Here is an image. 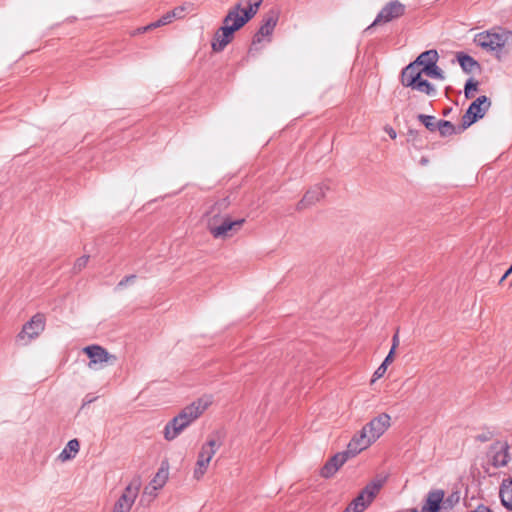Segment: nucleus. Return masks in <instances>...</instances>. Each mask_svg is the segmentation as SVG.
Masks as SVG:
<instances>
[{
    "mask_svg": "<svg viewBox=\"0 0 512 512\" xmlns=\"http://www.w3.org/2000/svg\"><path fill=\"white\" fill-rule=\"evenodd\" d=\"M424 71L414 61L407 65L401 73V83L405 87H412L423 77Z\"/></svg>",
    "mask_w": 512,
    "mask_h": 512,
    "instance_id": "obj_18",
    "label": "nucleus"
},
{
    "mask_svg": "<svg viewBox=\"0 0 512 512\" xmlns=\"http://www.w3.org/2000/svg\"><path fill=\"white\" fill-rule=\"evenodd\" d=\"M512 273V271H510V268L504 273V275L501 277V279L499 280V284H502L506 278Z\"/></svg>",
    "mask_w": 512,
    "mask_h": 512,
    "instance_id": "obj_41",
    "label": "nucleus"
},
{
    "mask_svg": "<svg viewBox=\"0 0 512 512\" xmlns=\"http://www.w3.org/2000/svg\"><path fill=\"white\" fill-rule=\"evenodd\" d=\"M94 400H95V398H88V396H86V398L84 399V405L90 404Z\"/></svg>",
    "mask_w": 512,
    "mask_h": 512,
    "instance_id": "obj_42",
    "label": "nucleus"
},
{
    "mask_svg": "<svg viewBox=\"0 0 512 512\" xmlns=\"http://www.w3.org/2000/svg\"><path fill=\"white\" fill-rule=\"evenodd\" d=\"M233 29L222 25L214 34L211 47L214 52H221L233 40Z\"/></svg>",
    "mask_w": 512,
    "mask_h": 512,
    "instance_id": "obj_17",
    "label": "nucleus"
},
{
    "mask_svg": "<svg viewBox=\"0 0 512 512\" xmlns=\"http://www.w3.org/2000/svg\"><path fill=\"white\" fill-rule=\"evenodd\" d=\"M438 60V52L436 50H427L421 53L416 60L414 61L421 68H426L437 63Z\"/></svg>",
    "mask_w": 512,
    "mask_h": 512,
    "instance_id": "obj_23",
    "label": "nucleus"
},
{
    "mask_svg": "<svg viewBox=\"0 0 512 512\" xmlns=\"http://www.w3.org/2000/svg\"><path fill=\"white\" fill-rule=\"evenodd\" d=\"M456 57H457V60L460 64L461 68L466 73H471L475 69L479 68V63L475 59H473L471 56H469L463 52H458Z\"/></svg>",
    "mask_w": 512,
    "mask_h": 512,
    "instance_id": "obj_24",
    "label": "nucleus"
},
{
    "mask_svg": "<svg viewBox=\"0 0 512 512\" xmlns=\"http://www.w3.org/2000/svg\"><path fill=\"white\" fill-rule=\"evenodd\" d=\"M147 31H148V30H144V27L139 28V29L137 30V32H138V33H144V32H147Z\"/></svg>",
    "mask_w": 512,
    "mask_h": 512,
    "instance_id": "obj_43",
    "label": "nucleus"
},
{
    "mask_svg": "<svg viewBox=\"0 0 512 512\" xmlns=\"http://www.w3.org/2000/svg\"><path fill=\"white\" fill-rule=\"evenodd\" d=\"M510 271H512V265L510 266Z\"/></svg>",
    "mask_w": 512,
    "mask_h": 512,
    "instance_id": "obj_45",
    "label": "nucleus"
},
{
    "mask_svg": "<svg viewBox=\"0 0 512 512\" xmlns=\"http://www.w3.org/2000/svg\"><path fill=\"white\" fill-rule=\"evenodd\" d=\"M491 106V101L487 96H480L476 100H474L466 113L462 116V127L464 130L471 126L478 119L483 118L488 109Z\"/></svg>",
    "mask_w": 512,
    "mask_h": 512,
    "instance_id": "obj_6",
    "label": "nucleus"
},
{
    "mask_svg": "<svg viewBox=\"0 0 512 512\" xmlns=\"http://www.w3.org/2000/svg\"><path fill=\"white\" fill-rule=\"evenodd\" d=\"M168 479V470L160 468L153 479L150 481L151 487L154 490L161 489Z\"/></svg>",
    "mask_w": 512,
    "mask_h": 512,
    "instance_id": "obj_27",
    "label": "nucleus"
},
{
    "mask_svg": "<svg viewBox=\"0 0 512 512\" xmlns=\"http://www.w3.org/2000/svg\"><path fill=\"white\" fill-rule=\"evenodd\" d=\"M398 345H399V336H398V331H397L392 338V347H391L389 353L395 354V350L398 347Z\"/></svg>",
    "mask_w": 512,
    "mask_h": 512,
    "instance_id": "obj_37",
    "label": "nucleus"
},
{
    "mask_svg": "<svg viewBox=\"0 0 512 512\" xmlns=\"http://www.w3.org/2000/svg\"><path fill=\"white\" fill-rule=\"evenodd\" d=\"M422 71H424V75H426L427 77L436 78L440 80L444 79L443 71L437 66V63L430 67L428 66L426 68H422Z\"/></svg>",
    "mask_w": 512,
    "mask_h": 512,
    "instance_id": "obj_31",
    "label": "nucleus"
},
{
    "mask_svg": "<svg viewBox=\"0 0 512 512\" xmlns=\"http://www.w3.org/2000/svg\"><path fill=\"white\" fill-rule=\"evenodd\" d=\"M509 445L505 441L493 443L488 452V457L494 467H504L510 460Z\"/></svg>",
    "mask_w": 512,
    "mask_h": 512,
    "instance_id": "obj_14",
    "label": "nucleus"
},
{
    "mask_svg": "<svg viewBox=\"0 0 512 512\" xmlns=\"http://www.w3.org/2000/svg\"><path fill=\"white\" fill-rule=\"evenodd\" d=\"M477 89H478V81H476L473 78L468 79L465 84V87H464L465 97L467 99L472 98L474 96L473 92L477 91Z\"/></svg>",
    "mask_w": 512,
    "mask_h": 512,
    "instance_id": "obj_33",
    "label": "nucleus"
},
{
    "mask_svg": "<svg viewBox=\"0 0 512 512\" xmlns=\"http://www.w3.org/2000/svg\"><path fill=\"white\" fill-rule=\"evenodd\" d=\"M79 448L80 443L77 439L70 440L59 454V460L62 462H66L68 460L73 459L79 452Z\"/></svg>",
    "mask_w": 512,
    "mask_h": 512,
    "instance_id": "obj_22",
    "label": "nucleus"
},
{
    "mask_svg": "<svg viewBox=\"0 0 512 512\" xmlns=\"http://www.w3.org/2000/svg\"><path fill=\"white\" fill-rule=\"evenodd\" d=\"M350 457L347 451L337 453L323 466L321 475L325 478L333 476Z\"/></svg>",
    "mask_w": 512,
    "mask_h": 512,
    "instance_id": "obj_19",
    "label": "nucleus"
},
{
    "mask_svg": "<svg viewBox=\"0 0 512 512\" xmlns=\"http://www.w3.org/2000/svg\"><path fill=\"white\" fill-rule=\"evenodd\" d=\"M136 276L135 275H129V276H126L125 278H123L119 283H118V287H123L125 285H127L128 283H132L134 280H135Z\"/></svg>",
    "mask_w": 512,
    "mask_h": 512,
    "instance_id": "obj_36",
    "label": "nucleus"
},
{
    "mask_svg": "<svg viewBox=\"0 0 512 512\" xmlns=\"http://www.w3.org/2000/svg\"><path fill=\"white\" fill-rule=\"evenodd\" d=\"M263 0H240L229 8L223 19V24L233 29L240 30L258 12Z\"/></svg>",
    "mask_w": 512,
    "mask_h": 512,
    "instance_id": "obj_2",
    "label": "nucleus"
},
{
    "mask_svg": "<svg viewBox=\"0 0 512 512\" xmlns=\"http://www.w3.org/2000/svg\"><path fill=\"white\" fill-rule=\"evenodd\" d=\"M405 12V5L398 0L387 3L378 13L371 26L385 24L401 17Z\"/></svg>",
    "mask_w": 512,
    "mask_h": 512,
    "instance_id": "obj_9",
    "label": "nucleus"
},
{
    "mask_svg": "<svg viewBox=\"0 0 512 512\" xmlns=\"http://www.w3.org/2000/svg\"><path fill=\"white\" fill-rule=\"evenodd\" d=\"M140 487L141 479L139 477L133 478L131 482L126 486L113 508L124 512H130L138 496Z\"/></svg>",
    "mask_w": 512,
    "mask_h": 512,
    "instance_id": "obj_8",
    "label": "nucleus"
},
{
    "mask_svg": "<svg viewBox=\"0 0 512 512\" xmlns=\"http://www.w3.org/2000/svg\"><path fill=\"white\" fill-rule=\"evenodd\" d=\"M411 89L419 91L421 93H424L428 96H435L436 95V88L435 86L428 82L426 79L422 78L420 81H418L415 85L411 87Z\"/></svg>",
    "mask_w": 512,
    "mask_h": 512,
    "instance_id": "obj_26",
    "label": "nucleus"
},
{
    "mask_svg": "<svg viewBox=\"0 0 512 512\" xmlns=\"http://www.w3.org/2000/svg\"><path fill=\"white\" fill-rule=\"evenodd\" d=\"M384 130L392 139L397 137L396 131L391 126H385Z\"/></svg>",
    "mask_w": 512,
    "mask_h": 512,
    "instance_id": "obj_39",
    "label": "nucleus"
},
{
    "mask_svg": "<svg viewBox=\"0 0 512 512\" xmlns=\"http://www.w3.org/2000/svg\"><path fill=\"white\" fill-rule=\"evenodd\" d=\"M220 445V442L215 436H210L207 442L201 446L193 471V476L195 479L200 480L205 475L208 470L210 461L216 454Z\"/></svg>",
    "mask_w": 512,
    "mask_h": 512,
    "instance_id": "obj_4",
    "label": "nucleus"
},
{
    "mask_svg": "<svg viewBox=\"0 0 512 512\" xmlns=\"http://www.w3.org/2000/svg\"><path fill=\"white\" fill-rule=\"evenodd\" d=\"M158 490H154L152 487H151V484L149 483L145 489H144V492H143V495H148L150 496L151 498H154L156 496V493H157Z\"/></svg>",
    "mask_w": 512,
    "mask_h": 512,
    "instance_id": "obj_38",
    "label": "nucleus"
},
{
    "mask_svg": "<svg viewBox=\"0 0 512 512\" xmlns=\"http://www.w3.org/2000/svg\"><path fill=\"white\" fill-rule=\"evenodd\" d=\"M243 223L244 219L232 220L227 215L217 226L212 227V231L210 233L214 238L225 239L231 237L233 233L237 232Z\"/></svg>",
    "mask_w": 512,
    "mask_h": 512,
    "instance_id": "obj_13",
    "label": "nucleus"
},
{
    "mask_svg": "<svg viewBox=\"0 0 512 512\" xmlns=\"http://www.w3.org/2000/svg\"><path fill=\"white\" fill-rule=\"evenodd\" d=\"M500 498L502 504L512 510V480L503 482L500 488Z\"/></svg>",
    "mask_w": 512,
    "mask_h": 512,
    "instance_id": "obj_25",
    "label": "nucleus"
},
{
    "mask_svg": "<svg viewBox=\"0 0 512 512\" xmlns=\"http://www.w3.org/2000/svg\"><path fill=\"white\" fill-rule=\"evenodd\" d=\"M212 404L211 396H203L184 407L181 412L169 421L164 428V438L174 440L191 423L198 419Z\"/></svg>",
    "mask_w": 512,
    "mask_h": 512,
    "instance_id": "obj_1",
    "label": "nucleus"
},
{
    "mask_svg": "<svg viewBox=\"0 0 512 512\" xmlns=\"http://www.w3.org/2000/svg\"><path fill=\"white\" fill-rule=\"evenodd\" d=\"M391 426V417L387 413H381L372 418L363 427L369 433L370 438L376 442Z\"/></svg>",
    "mask_w": 512,
    "mask_h": 512,
    "instance_id": "obj_10",
    "label": "nucleus"
},
{
    "mask_svg": "<svg viewBox=\"0 0 512 512\" xmlns=\"http://www.w3.org/2000/svg\"><path fill=\"white\" fill-rule=\"evenodd\" d=\"M418 120L430 131H435L437 129V124L435 123V117H433V116L419 114Z\"/></svg>",
    "mask_w": 512,
    "mask_h": 512,
    "instance_id": "obj_32",
    "label": "nucleus"
},
{
    "mask_svg": "<svg viewBox=\"0 0 512 512\" xmlns=\"http://www.w3.org/2000/svg\"><path fill=\"white\" fill-rule=\"evenodd\" d=\"M451 503L452 501L449 498L444 500V491H430L420 512H440L442 509H447Z\"/></svg>",
    "mask_w": 512,
    "mask_h": 512,
    "instance_id": "obj_11",
    "label": "nucleus"
},
{
    "mask_svg": "<svg viewBox=\"0 0 512 512\" xmlns=\"http://www.w3.org/2000/svg\"><path fill=\"white\" fill-rule=\"evenodd\" d=\"M472 512H492V510L486 506H479L476 510Z\"/></svg>",
    "mask_w": 512,
    "mask_h": 512,
    "instance_id": "obj_40",
    "label": "nucleus"
},
{
    "mask_svg": "<svg viewBox=\"0 0 512 512\" xmlns=\"http://www.w3.org/2000/svg\"><path fill=\"white\" fill-rule=\"evenodd\" d=\"M373 443L375 442L370 438L369 433L364 427H362V429L352 437L347 445L346 451L354 457L363 450L369 448Z\"/></svg>",
    "mask_w": 512,
    "mask_h": 512,
    "instance_id": "obj_15",
    "label": "nucleus"
},
{
    "mask_svg": "<svg viewBox=\"0 0 512 512\" xmlns=\"http://www.w3.org/2000/svg\"><path fill=\"white\" fill-rule=\"evenodd\" d=\"M229 206V201L224 198L214 203L205 214L206 227L209 232L212 231V227L217 226L221 220H223L227 214L225 211Z\"/></svg>",
    "mask_w": 512,
    "mask_h": 512,
    "instance_id": "obj_12",
    "label": "nucleus"
},
{
    "mask_svg": "<svg viewBox=\"0 0 512 512\" xmlns=\"http://www.w3.org/2000/svg\"><path fill=\"white\" fill-rule=\"evenodd\" d=\"M172 21H173V17L169 11L166 14H164L160 19H158L157 21H155L147 26H144V30L155 29V28L167 25V24L171 23Z\"/></svg>",
    "mask_w": 512,
    "mask_h": 512,
    "instance_id": "obj_30",
    "label": "nucleus"
},
{
    "mask_svg": "<svg viewBox=\"0 0 512 512\" xmlns=\"http://www.w3.org/2000/svg\"><path fill=\"white\" fill-rule=\"evenodd\" d=\"M83 352L89 357L88 367L90 369H101L108 364L116 362V356L110 354L106 349L99 345H90L83 348Z\"/></svg>",
    "mask_w": 512,
    "mask_h": 512,
    "instance_id": "obj_7",
    "label": "nucleus"
},
{
    "mask_svg": "<svg viewBox=\"0 0 512 512\" xmlns=\"http://www.w3.org/2000/svg\"><path fill=\"white\" fill-rule=\"evenodd\" d=\"M385 481L386 477H376L370 481L351 502V508H354L356 512H363L378 495Z\"/></svg>",
    "mask_w": 512,
    "mask_h": 512,
    "instance_id": "obj_5",
    "label": "nucleus"
},
{
    "mask_svg": "<svg viewBox=\"0 0 512 512\" xmlns=\"http://www.w3.org/2000/svg\"><path fill=\"white\" fill-rule=\"evenodd\" d=\"M512 42V32L502 27H494L490 30L475 35L474 43L489 52L499 53Z\"/></svg>",
    "mask_w": 512,
    "mask_h": 512,
    "instance_id": "obj_3",
    "label": "nucleus"
},
{
    "mask_svg": "<svg viewBox=\"0 0 512 512\" xmlns=\"http://www.w3.org/2000/svg\"><path fill=\"white\" fill-rule=\"evenodd\" d=\"M89 257L88 256H82L76 260L73 266V271L75 273L80 272L83 268L86 267L88 263Z\"/></svg>",
    "mask_w": 512,
    "mask_h": 512,
    "instance_id": "obj_34",
    "label": "nucleus"
},
{
    "mask_svg": "<svg viewBox=\"0 0 512 512\" xmlns=\"http://www.w3.org/2000/svg\"><path fill=\"white\" fill-rule=\"evenodd\" d=\"M325 196V187L323 185H315L309 189L302 200L298 203V209H304L314 203L320 201Z\"/></svg>",
    "mask_w": 512,
    "mask_h": 512,
    "instance_id": "obj_20",
    "label": "nucleus"
},
{
    "mask_svg": "<svg viewBox=\"0 0 512 512\" xmlns=\"http://www.w3.org/2000/svg\"><path fill=\"white\" fill-rule=\"evenodd\" d=\"M186 7L185 6H178L174 8L172 11H170L173 19H181L184 17Z\"/></svg>",
    "mask_w": 512,
    "mask_h": 512,
    "instance_id": "obj_35",
    "label": "nucleus"
},
{
    "mask_svg": "<svg viewBox=\"0 0 512 512\" xmlns=\"http://www.w3.org/2000/svg\"><path fill=\"white\" fill-rule=\"evenodd\" d=\"M510 287L512 288V280L510 281Z\"/></svg>",
    "mask_w": 512,
    "mask_h": 512,
    "instance_id": "obj_44",
    "label": "nucleus"
},
{
    "mask_svg": "<svg viewBox=\"0 0 512 512\" xmlns=\"http://www.w3.org/2000/svg\"><path fill=\"white\" fill-rule=\"evenodd\" d=\"M45 328V317L42 314H36L31 318L29 322H27L24 326L22 331L19 334L20 338H24L25 336L28 337V339H34L38 337Z\"/></svg>",
    "mask_w": 512,
    "mask_h": 512,
    "instance_id": "obj_16",
    "label": "nucleus"
},
{
    "mask_svg": "<svg viewBox=\"0 0 512 512\" xmlns=\"http://www.w3.org/2000/svg\"><path fill=\"white\" fill-rule=\"evenodd\" d=\"M394 354L388 353L382 364L376 369V371L373 374V378L371 380L372 383H374L376 380L381 378L385 372L387 371V367L390 363L393 362Z\"/></svg>",
    "mask_w": 512,
    "mask_h": 512,
    "instance_id": "obj_28",
    "label": "nucleus"
},
{
    "mask_svg": "<svg viewBox=\"0 0 512 512\" xmlns=\"http://www.w3.org/2000/svg\"><path fill=\"white\" fill-rule=\"evenodd\" d=\"M437 129L441 136L447 137L455 133V127L450 121L441 120L437 123Z\"/></svg>",
    "mask_w": 512,
    "mask_h": 512,
    "instance_id": "obj_29",
    "label": "nucleus"
},
{
    "mask_svg": "<svg viewBox=\"0 0 512 512\" xmlns=\"http://www.w3.org/2000/svg\"><path fill=\"white\" fill-rule=\"evenodd\" d=\"M277 16L275 14H269L265 17L263 24L260 26L257 34L254 36L253 43L261 42L262 37L270 36L277 24Z\"/></svg>",
    "mask_w": 512,
    "mask_h": 512,
    "instance_id": "obj_21",
    "label": "nucleus"
}]
</instances>
